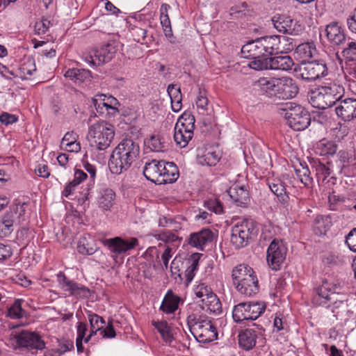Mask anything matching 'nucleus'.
Wrapping results in <instances>:
<instances>
[{"label": "nucleus", "instance_id": "nucleus-48", "mask_svg": "<svg viewBox=\"0 0 356 356\" xmlns=\"http://www.w3.org/2000/svg\"><path fill=\"white\" fill-rule=\"evenodd\" d=\"M154 236L158 241H161L166 243H172L179 244L181 241V238L178 236L170 231L162 232L155 234Z\"/></svg>", "mask_w": 356, "mask_h": 356}, {"label": "nucleus", "instance_id": "nucleus-31", "mask_svg": "<svg viewBox=\"0 0 356 356\" xmlns=\"http://www.w3.org/2000/svg\"><path fill=\"white\" fill-rule=\"evenodd\" d=\"M328 40L334 44L339 45L346 40L343 30L337 22H332L325 29Z\"/></svg>", "mask_w": 356, "mask_h": 356}, {"label": "nucleus", "instance_id": "nucleus-29", "mask_svg": "<svg viewBox=\"0 0 356 356\" xmlns=\"http://www.w3.org/2000/svg\"><path fill=\"white\" fill-rule=\"evenodd\" d=\"M65 78L77 85L90 82L91 72L88 70L72 68L68 69L64 74Z\"/></svg>", "mask_w": 356, "mask_h": 356}, {"label": "nucleus", "instance_id": "nucleus-60", "mask_svg": "<svg viewBox=\"0 0 356 356\" xmlns=\"http://www.w3.org/2000/svg\"><path fill=\"white\" fill-rule=\"evenodd\" d=\"M316 176L318 181H323L330 175V170L324 164H320L316 167Z\"/></svg>", "mask_w": 356, "mask_h": 356}, {"label": "nucleus", "instance_id": "nucleus-38", "mask_svg": "<svg viewBox=\"0 0 356 356\" xmlns=\"http://www.w3.org/2000/svg\"><path fill=\"white\" fill-rule=\"evenodd\" d=\"M317 53L316 45L314 42H305L297 46L295 54L296 57L301 59L302 62H306L313 58Z\"/></svg>", "mask_w": 356, "mask_h": 356}, {"label": "nucleus", "instance_id": "nucleus-17", "mask_svg": "<svg viewBox=\"0 0 356 356\" xmlns=\"http://www.w3.org/2000/svg\"><path fill=\"white\" fill-rule=\"evenodd\" d=\"M19 348H26L31 351L42 350L45 348V343L41 336L35 332L22 330L14 337Z\"/></svg>", "mask_w": 356, "mask_h": 356}, {"label": "nucleus", "instance_id": "nucleus-14", "mask_svg": "<svg viewBox=\"0 0 356 356\" xmlns=\"http://www.w3.org/2000/svg\"><path fill=\"white\" fill-rule=\"evenodd\" d=\"M295 70L302 79L307 81H315L328 74L327 65L323 60L302 62Z\"/></svg>", "mask_w": 356, "mask_h": 356}, {"label": "nucleus", "instance_id": "nucleus-54", "mask_svg": "<svg viewBox=\"0 0 356 356\" xmlns=\"http://www.w3.org/2000/svg\"><path fill=\"white\" fill-rule=\"evenodd\" d=\"M205 207L216 214H221L223 212V207L221 202L216 199H211L205 202Z\"/></svg>", "mask_w": 356, "mask_h": 356}, {"label": "nucleus", "instance_id": "nucleus-58", "mask_svg": "<svg viewBox=\"0 0 356 356\" xmlns=\"http://www.w3.org/2000/svg\"><path fill=\"white\" fill-rule=\"evenodd\" d=\"M159 226L163 227H168L173 230L177 231L181 229L179 224L177 223L174 220L167 218L165 216L161 217L159 220Z\"/></svg>", "mask_w": 356, "mask_h": 356}, {"label": "nucleus", "instance_id": "nucleus-44", "mask_svg": "<svg viewBox=\"0 0 356 356\" xmlns=\"http://www.w3.org/2000/svg\"><path fill=\"white\" fill-rule=\"evenodd\" d=\"M277 42H279L277 44V54L288 53L292 51L296 46L293 44L292 38L286 36L277 35Z\"/></svg>", "mask_w": 356, "mask_h": 356}, {"label": "nucleus", "instance_id": "nucleus-36", "mask_svg": "<svg viewBox=\"0 0 356 356\" xmlns=\"http://www.w3.org/2000/svg\"><path fill=\"white\" fill-rule=\"evenodd\" d=\"M256 332L252 329H246L238 334L239 346L245 350H250L255 346L257 342Z\"/></svg>", "mask_w": 356, "mask_h": 356}, {"label": "nucleus", "instance_id": "nucleus-6", "mask_svg": "<svg viewBox=\"0 0 356 356\" xmlns=\"http://www.w3.org/2000/svg\"><path fill=\"white\" fill-rule=\"evenodd\" d=\"M114 136V127L105 121L95 123L89 127L88 138L91 145L99 150L109 147Z\"/></svg>", "mask_w": 356, "mask_h": 356}, {"label": "nucleus", "instance_id": "nucleus-39", "mask_svg": "<svg viewBox=\"0 0 356 356\" xmlns=\"http://www.w3.org/2000/svg\"><path fill=\"white\" fill-rule=\"evenodd\" d=\"M152 325L161 334L163 340L168 344L171 345L173 342L174 332L173 329L166 321H152Z\"/></svg>", "mask_w": 356, "mask_h": 356}, {"label": "nucleus", "instance_id": "nucleus-16", "mask_svg": "<svg viewBox=\"0 0 356 356\" xmlns=\"http://www.w3.org/2000/svg\"><path fill=\"white\" fill-rule=\"evenodd\" d=\"M287 252V248L282 241L274 239L269 245L266 259L269 267L273 270H279L283 264Z\"/></svg>", "mask_w": 356, "mask_h": 356}, {"label": "nucleus", "instance_id": "nucleus-53", "mask_svg": "<svg viewBox=\"0 0 356 356\" xmlns=\"http://www.w3.org/2000/svg\"><path fill=\"white\" fill-rule=\"evenodd\" d=\"M74 348V343L72 341L65 340L59 343V347L56 350H53L51 356H60V355L70 351Z\"/></svg>", "mask_w": 356, "mask_h": 356}, {"label": "nucleus", "instance_id": "nucleus-5", "mask_svg": "<svg viewBox=\"0 0 356 356\" xmlns=\"http://www.w3.org/2000/svg\"><path fill=\"white\" fill-rule=\"evenodd\" d=\"M343 288V283L341 281H323L316 289V296L314 300L320 305L332 308V312H334L335 309L345 304L343 300L335 298L336 296H339L342 292Z\"/></svg>", "mask_w": 356, "mask_h": 356}, {"label": "nucleus", "instance_id": "nucleus-1", "mask_svg": "<svg viewBox=\"0 0 356 356\" xmlns=\"http://www.w3.org/2000/svg\"><path fill=\"white\" fill-rule=\"evenodd\" d=\"M255 85L263 95L273 99H292L299 92L298 86L289 76L260 77Z\"/></svg>", "mask_w": 356, "mask_h": 356}, {"label": "nucleus", "instance_id": "nucleus-64", "mask_svg": "<svg viewBox=\"0 0 356 356\" xmlns=\"http://www.w3.org/2000/svg\"><path fill=\"white\" fill-rule=\"evenodd\" d=\"M347 24L349 30L356 33V8L352 12L349 17L347 19Z\"/></svg>", "mask_w": 356, "mask_h": 356}, {"label": "nucleus", "instance_id": "nucleus-3", "mask_svg": "<svg viewBox=\"0 0 356 356\" xmlns=\"http://www.w3.org/2000/svg\"><path fill=\"white\" fill-rule=\"evenodd\" d=\"M343 88L335 83H328L312 90L309 103L314 108L326 109L335 105L343 95Z\"/></svg>", "mask_w": 356, "mask_h": 356}, {"label": "nucleus", "instance_id": "nucleus-21", "mask_svg": "<svg viewBox=\"0 0 356 356\" xmlns=\"http://www.w3.org/2000/svg\"><path fill=\"white\" fill-rule=\"evenodd\" d=\"M336 114L343 120L350 122L356 118V99L347 98L335 108Z\"/></svg>", "mask_w": 356, "mask_h": 356}, {"label": "nucleus", "instance_id": "nucleus-22", "mask_svg": "<svg viewBox=\"0 0 356 356\" xmlns=\"http://www.w3.org/2000/svg\"><path fill=\"white\" fill-rule=\"evenodd\" d=\"M213 233L209 229H203L197 232L190 234L188 243L200 250H203L204 247L213 240Z\"/></svg>", "mask_w": 356, "mask_h": 356}, {"label": "nucleus", "instance_id": "nucleus-26", "mask_svg": "<svg viewBox=\"0 0 356 356\" xmlns=\"http://www.w3.org/2000/svg\"><path fill=\"white\" fill-rule=\"evenodd\" d=\"M231 199L238 206L248 204L250 197L249 192L245 185L234 184L228 190Z\"/></svg>", "mask_w": 356, "mask_h": 356}, {"label": "nucleus", "instance_id": "nucleus-8", "mask_svg": "<svg viewBox=\"0 0 356 356\" xmlns=\"http://www.w3.org/2000/svg\"><path fill=\"white\" fill-rule=\"evenodd\" d=\"M266 305L262 301L241 302L234 306L232 312L233 320L236 323L254 321L265 312Z\"/></svg>", "mask_w": 356, "mask_h": 356}, {"label": "nucleus", "instance_id": "nucleus-25", "mask_svg": "<svg viewBox=\"0 0 356 356\" xmlns=\"http://www.w3.org/2000/svg\"><path fill=\"white\" fill-rule=\"evenodd\" d=\"M241 53L244 57L252 59V61L264 60L261 38L243 45L241 48Z\"/></svg>", "mask_w": 356, "mask_h": 356}, {"label": "nucleus", "instance_id": "nucleus-11", "mask_svg": "<svg viewBox=\"0 0 356 356\" xmlns=\"http://www.w3.org/2000/svg\"><path fill=\"white\" fill-rule=\"evenodd\" d=\"M118 45L115 41H110L97 49L83 55V60L91 66H98L108 63L115 56Z\"/></svg>", "mask_w": 356, "mask_h": 356}, {"label": "nucleus", "instance_id": "nucleus-61", "mask_svg": "<svg viewBox=\"0 0 356 356\" xmlns=\"http://www.w3.org/2000/svg\"><path fill=\"white\" fill-rule=\"evenodd\" d=\"M346 243L351 251L356 252V228L353 229L346 236Z\"/></svg>", "mask_w": 356, "mask_h": 356}, {"label": "nucleus", "instance_id": "nucleus-32", "mask_svg": "<svg viewBox=\"0 0 356 356\" xmlns=\"http://www.w3.org/2000/svg\"><path fill=\"white\" fill-rule=\"evenodd\" d=\"M161 184H170L176 181L179 177V170L173 162H165L163 161Z\"/></svg>", "mask_w": 356, "mask_h": 356}, {"label": "nucleus", "instance_id": "nucleus-28", "mask_svg": "<svg viewBox=\"0 0 356 356\" xmlns=\"http://www.w3.org/2000/svg\"><path fill=\"white\" fill-rule=\"evenodd\" d=\"M181 301L179 296L168 291L162 300L160 309L165 314H174L179 309Z\"/></svg>", "mask_w": 356, "mask_h": 356}, {"label": "nucleus", "instance_id": "nucleus-19", "mask_svg": "<svg viewBox=\"0 0 356 356\" xmlns=\"http://www.w3.org/2000/svg\"><path fill=\"white\" fill-rule=\"evenodd\" d=\"M56 277L59 287L68 296H74L76 298L89 297L90 289L88 287L68 279L63 272L60 271L56 275Z\"/></svg>", "mask_w": 356, "mask_h": 356}, {"label": "nucleus", "instance_id": "nucleus-55", "mask_svg": "<svg viewBox=\"0 0 356 356\" xmlns=\"http://www.w3.org/2000/svg\"><path fill=\"white\" fill-rule=\"evenodd\" d=\"M172 254H173L172 248L168 246L165 249V250L163 251V252L162 253V254L161 256L160 266H161V268L162 270L165 271V270H168V262H169L170 259L172 258Z\"/></svg>", "mask_w": 356, "mask_h": 356}, {"label": "nucleus", "instance_id": "nucleus-57", "mask_svg": "<svg viewBox=\"0 0 356 356\" xmlns=\"http://www.w3.org/2000/svg\"><path fill=\"white\" fill-rule=\"evenodd\" d=\"M134 40L138 42L144 43L147 37V30L140 27H134L131 29Z\"/></svg>", "mask_w": 356, "mask_h": 356}, {"label": "nucleus", "instance_id": "nucleus-7", "mask_svg": "<svg viewBox=\"0 0 356 356\" xmlns=\"http://www.w3.org/2000/svg\"><path fill=\"white\" fill-rule=\"evenodd\" d=\"M284 118L289 126L295 131H302L311 122L309 112L300 105L289 102L282 108Z\"/></svg>", "mask_w": 356, "mask_h": 356}, {"label": "nucleus", "instance_id": "nucleus-4", "mask_svg": "<svg viewBox=\"0 0 356 356\" xmlns=\"http://www.w3.org/2000/svg\"><path fill=\"white\" fill-rule=\"evenodd\" d=\"M187 322L191 334L198 342L207 343L217 339L216 327L209 318L193 314L188 316Z\"/></svg>", "mask_w": 356, "mask_h": 356}, {"label": "nucleus", "instance_id": "nucleus-15", "mask_svg": "<svg viewBox=\"0 0 356 356\" xmlns=\"http://www.w3.org/2000/svg\"><path fill=\"white\" fill-rule=\"evenodd\" d=\"M104 245L106 246L111 252V257L117 262L120 254L134 249L138 245V240L132 237L124 239L121 237L106 238L102 241Z\"/></svg>", "mask_w": 356, "mask_h": 356}, {"label": "nucleus", "instance_id": "nucleus-51", "mask_svg": "<svg viewBox=\"0 0 356 356\" xmlns=\"http://www.w3.org/2000/svg\"><path fill=\"white\" fill-rule=\"evenodd\" d=\"M343 57L348 62H356V42H350L342 51Z\"/></svg>", "mask_w": 356, "mask_h": 356}, {"label": "nucleus", "instance_id": "nucleus-13", "mask_svg": "<svg viewBox=\"0 0 356 356\" xmlns=\"http://www.w3.org/2000/svg\"><path fill=\"white\" fill-rule=\"evenodd\" d=\"M194 293L201 299L202 308L213 314L222 313V304L210 287L204 283H201L194 288Z\"/></svg>", "mask_w": 356, "mask_h": 356}, {"label": "nucleus", "instance_id": "nucleus-20", "mask_svg": "<svg viewBox=\"0 0 356 356\" xmlns=\"http://www.w3.org/2000/svg\"><path fill=\"white\" fill-rule=\"evenodd\" d=\"M24 212L22 207H16L15 210L7 212L0 220V236L7 237L14 230V226L21 222L20 218Z\"/></svg>", "mask_w": 356, "mask_h": 356}, {"label": "nucleus", "instance_id": "nucleus-37", "mask_svg": "<svg viewBox=\"0 0 356 356\" xmlns=\"http://www.w3.org/2000/svg\"><path fill=\"white\" fill-rule=\"evenodd\" d=\"M268 185L270 191L278 197L282 204H286L289 200L286 188L282 181L279 178L269 179Z\"/></svg>", "mask_w": 356, "mask_h": 356}, {"label": "nucleus", "instance_id": "nucleus-18", "mask_svg": "<svg viewBox=\"0 0 356 356\" xmlns=\"http://www.w3.org/2000/svg\"><path fill=\"white\" fill-rule=\"evenodd\" d=\"M92 102L97 113L103 117L110 118L118 112L119 102L113 96L97 94L92 98Z\"/></svg>", "mask_w": 356, "mask_h": 356}, {"label": "nucleus", "instance_id": "nucleus-49", "mask_svg": "<svg viewBox=\"0 0 356 356\" xmlns=\"http://www.w3.org/2000/svg\"><path fill=\"white\" fill-rule=\"evenodd\" d=\"M296 173L305 186H308L312 184V179L310 177V171L307 166L301 165L300 168L296 169Z\"/></svg>", "mask_w": 356, "mask_h": 356}, {"label": "nucleus", "instance_id": "nucleus-30", "mask_svg": "<svg viewBox=\"0 0 356 356\" xmlns=\"http://www.w3.org/2000/svg\"><path fill=\"white\" fill-rule=\"evenodd\" d=\"M237 291L246 296H252L259 292V283L255 274L251 277H247V279L236 286Z\"/></svg>", "mask_w": 356, "mask_h": 356}, {"label": "nucleus", "instance_id": "nucleus-24", "mask_svg": "<svg viewBox=\"0 0 356 356\" xmlns=\"http://www.w3.org/2000/svg\"><path fill=\"white\" fill-rule=\"evenodd\" d=\"M163 161L152 160L146 163L143 168V175L147 179L156 184H161L163 179H161Z\"/></svg>", "mask_w": 356, "mask_h": 356}, {"label": "nucleus", "instance_id": "nucleus-10", "mask_svg": "<svg viewBox=\"0 0 356 356\" xmlns=\"http://www.w3.org/2000/svg\"><path fill=\"white\" fill-rule=\"evenodd\" d=\"M257 227L252 220H244L232 229L231 243L236 249L246 246L252 238L256 236Z\"/></svg>", "mask_w": 356, "mask_h": 356}, {"label": "nucleus", "instance_id": "nucleus-62", "mask_svg": "<svg viewBox=\"0 0 356 356\" xmlns=\"http://www.w3.org/2000/svg\"><path fill=\"white\" fill-rule=\"evenodd\" d=\"M18 117L9 113L3 112L0 115V122L6 126L17 122Z\"/></svg>", "mask_w": 356, "mask_h": 356}, {"label": "nucleus", "instance_id": "nucleus-52", "mask_svg": "<svg viewBox=\"0 0 356 356\" xmlns=\"http://www.w3.org/2000/svg\"><path fill=\"white\" fill-rule=\"evenodd\" d=\"M77 250L80 254L91 255L95 252L96 249L92 245H90L88 243H86V238H82L79 242Z\"/></svg>", "mask_w": 356, "mask_h": 356}, {"label": "nucleus", "instance_id": "nucleus-63", "mask_svg": "<svg viewBox=\"0 0 356 356\" xmlns=\"http://www.w3.org/2000/svg\"><path fill=\"white\" fill-rule=\"evenodd\" d=\"M76 339L83 340L88 332V325L86 323L78 322L76 324Z\"/></svg>", "mask_w": 356, "mask_h": 356}, {"label": "nucleus", "instance_id": "nucleus-40", "mask_svg": "<svg viewBox=\"0 0 356 356\" xmlns=\"http://www.w3.org/2000/svg\"><path fill=\"white\" fill-rule=\"evenodd\" d=\"M264 58L277 54V35H270L261 38Z\"/></svg>", "mask_w": 356, "mask_h": 356}, {"label": "nucleus", "instance_id": "nucleus-46", "mask_svg": "<svg viewBox=\"0 0 356 356\" xmlns=\"http://www.w3.org/2000/svg\"><path fill=\"white\" fill-rule=\"evenodd\" d=\"M148 146L154 152H163L165 149L164 138L160 134L152 136L148 140Z\"/></svg>", "mask_w": 356, "mask_h": 356}, {"label": "nucleus", "instance_id": "nucleus-12", "mask_svg": "<svg viewBox=\"0 0 356 356\" xmlns=\"http://www.w3.org/2000/svg\"><path fill=\"white\" fill-rule=\"evenodd\" d=\"M294 63L291 56L282 55L250 61L249 66L255 70H273L289 71L291 70Z\"/></svg>", "mask_w": 356, "mask_h": 356}, {"label": "nucleus", "instance_id": "nucleus-50", "mask_svg": "<svg viewBox=\"0 0 356 356\" xmlns=\"http://www.w3.org/2000/svg\"><path fill=\"white\" fill-rule=\"evenodd\" d=\"M88 319L90 323V327H92L93 329L95 328L102 330L106 323L102 316L91 312H88Z\"/></svg>", "mask_w": 356, "mask_h": 356}, {"label": "nucleus", "instance_id": "nucleus-45", "mask_svg": "<svg viewBox=\"0 0 356 356\" xmlns=\"http://www.w3.org/2000/svg\"><path fill=\"white\" fill-rule=\"evenodd\" d=\"M36 70L35 62L32 58H27L19 67L20 76L23 79H27Z\"/></svg>", "mask_w": 356, "mask_h": 356}, {"label": "nucleus", "instance_id": "nucleus-35", "mask_svg": "<svg viewBox=\"0 0 356 356\" xmlns=\"http://www.w3.org/2000/svg\"><path fill=\"white\" fill-rule=\"evenodd\" d=\"M254 273L253 269L248 265L240 264L234 267L232 272V278L235 286L241 284L247 277H251Z\"/></svg>", "mask_w": 356, "mask_h": 356}, {"label": "nucleus", "instance_id": "nucleus-56", "mask_svg": "<svg viewBox=\"0 0 356 356\" xmlns=\"http://www.w3.org/2000/svg\"><path fill=\"white\" fill-rule=\"evenodd\" d=\"M51 22L47 19H42L37 22L35 24V33L42 35L45 34L49 29Z\"/></svg>", "mask_w": 356, "mask_h": 356}, {"label": "nucleus", "instance_id": "nucleus-33", "mask_svg": "<svg viewBox=\"0 0 356 356\" xmlns=\"http://www.w3.org/2000/svg\"><path fill=\"white\" fill-rule=\"evenodd\" d=\"M220 159V154L212 149L198 150L197 161L202 165L214 166L218 163Z\"/></svg>", "mask_w": 356, "mask_h": 356}, {"label": "nucleus", "instance_id": "nucleus-2", "mask_svg": "<svg viewBox=\"0 0 356 356\" xmlns=\"http://www.w3.org/2000/svg\"><path fill=\"white\" fill-rule=\"evenodd\" d=\"M140 154L139 145L131 138L123 139L113 149L108 168L113 174L120 175L127 170Z\"/></svg>", "mask_w": 356, "mask_h": 356}, {"label": "nucleus", "instance_id": "nucleus-59", "mask_svg": "<svg viewBox=\"0 0 356 356\" xmlns=\"http://www.w3.org/2000/svg\"><path fill=\"white\" fill-rule=\"evenodd\" d=\"M196 106L198 109L202 110L203 112L207 110L209 100L204 92L200 91L197 97Z\"/></svg>", "mask_w": 356, "mask_h": 356}, {"label": "nucleus", "instance_id": "nucleus-42", "mask_svg": "<svg viewBox=\"0 0 356 356\" xmlns=\"http://www.w3.org/2000/svg\"><path fill=\"white\" fill-rule=\"evenodd\" d=\"M202 256L200 253H193L187 260V268L185 270V277L188 282H191L196 271L198 269L199 261L200 257Z\"/></svg>", "mask_w": 356, "mask_h": 356}, {"label": "nucleus", "instance_id": "nucleus-27", "mask_svg": "<svg viewBox=\"0 0 356 356\" xmlns=\"http://www.w3.org/2000/svg\"><path fill=\"white\" fill-rule=\"evenodd\" d=\"M170 6L167 3H163L160 8V22L163 31L167 40L172 44H175L177 40L173 35L171 22L168 15V10Z\"/></svg>", "mask_w": 356, "mask_h": 356}, {"label": "nucleus", "instance_id": "nucleus-47", "mask_svg": "<svg viewBox=\"0 0 356 356\" xmlns=\"http://www.w3.org/2000/svg\"><path fill=\"white\" fill-rule=\"evenodd\" d=\"M22 300H16L8 309V316L12 319H19L25 315V311L22 308Z\"/></svg>", "mask_w": 356, "mask_h": 356}, {"label": "nucleus", "instance_id": "nucleus-9", "mask_svg": "<svg viewBox=\"0 0 356 356\" xmlns=\"http://www.w3.org/2000/svg\"><path fill=\"white\" fill-rule=\"evenodd\" d=\"M195 122V118L190 112H184L178 119L175 126L174 140L179 147H185L192 139Z\"/></svg>", "mask_w": 356, "mask_h": 356}, {"label": "nucleus", "instance_id": "nucleus-41", "mask_svg": "<svg viewBox=\"0 0 356 356\" xmlns=\"http://www.w3.org/2000/svg\"><path fill=\"white\" fill-rule=\"evenodd\" d=\"M167 92L170 98L172 110L175 113L179 112L182 107V96L180 88H176L174 84H170L168 86Z\"/></svg>", "mask_w": 356, "mask_h": 356}, {"label": "nucleus", "instance_id": "nucleus-23", "mask_svg": "<svg viewBox=\"0 0 356 356\" xmlns=\"http://www.w3.org/2000/svg\"><path fill=\"white\" fill-rule=\"evenodd\" d=\"M272 21L277 31L290 35L298 34L297 24L290 17L284 15H277L273 17Z\"/></svg>", "mask_w": 356, "mask_h": 356}, {"label": "nucleus", "instance_id": "nucleus-34", "mask_svg": "<svg viewBox=\"0 0 356 356\" xmlns=\"http://www.w3.org/2000/svg\"><path fill=\"white\" fill-rule=\"evenodd\" d=\"M115 198V193L112 189L108 188L102 189L97 199L99 208L104 211H110L114 204Z\"/></svg>", "mask_w": 356, "mask_h": 356}, {"label": "nucleus", "instance_id": "nucleus-43", "mask_svg": "<svg viewBox=\"0 0 356 356\" xmlns=\"http://www.w3.org/2000/svg\"><path fill=\"white\" fill-rule=\"evenodd\" d=\"M337 150V144L332 141L326 139H323L317 143L315 151L316 154L321 156L334 155Z\"/></svg>", "mask_w": 356, "mask_h": 356}]
</instances>
